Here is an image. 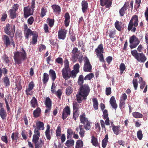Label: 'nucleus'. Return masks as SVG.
I'll return each mask as SVG.
<instances>
[{
  "mask_svg": "<svg viewBox=\"0 0 148 148\" xmlns=\"http://www.w3.org/2000/svg\"><path fill=\"white\" fill-rule=\"evenodd\" d=\"M92 69V66L91 65L89 61V59L86 57L85 58L84 64L83 67V70L85 72L91 71Z\"/></svg>",
  "mask_w": 148,
  "mask_h": 148,
  "instance_id": "obj_8",
  "label": "nucleus"
},
{
  "mask_svg": "<svg viewBox=\"0 0 148 148\" xmlns=\"http://www.w3.org/2000/svg\"><path fill=\"white\" fill-rule=\"evenodd\" d=\"M61 131V127L60 126L58 125L57 127L56 131V135L58 139H59V137L60 136Z\"/></svg>",
  "mask_w": 148,
  "mask_h": 148,
  "instance_id": "obj_47",
  "label": "nucleus"
},
{
  "mask_svg": "<svg viewBox=\"0 0 148 148\" xmlns=\"http://www.w3.org/2000/svg\"><path fill=\"white\" fill-rule=\"evenodd\" d=\"M138 16L136 15L132 16L128 24L127 28L128 31H131L132 32H135L136 30V27L138 26Z\"/></svg>",
  "mask_w": 148,
  "mask_h": 148,
  "instance_id": "obj_4",
  "label": "nucleus"
},
{
  "mask_svg": "<svg viewBox=\"0 0 148 148\" xmlns=\"http://www.w3.org/2000/svg\"><path fill=\"white\" fill-rule=\"evenodd\" d=\"M34 10L31 8H29V6H26L24 8L23 14L25 18H26L29 16L33 14Z\"/></svg>",
  "mask_w": 148,
  "mask_h": 148,
  "instance_id": "obj_9",
  "label": "nucleus"
},
{
  "mask_svg": "<svg viewBox=\"0 0 148 148\" xmlns=\"http://www.w3.org/2000/svg\"><path fill=\"white\" fill-rule=\"evenodd\" d=\"M103 48L102 44H101L99 45L97 48L95 50V52L96 53L97 56L99 55V54L103 53Z\"/></svg>",
  "mask_w": 148,
  "mask_h": 148,
  "instance_id": "obj_22",
  "label": "nucleus"
},
{
  "mask_svg": "<svg viewBox=\"0 0 148 148\" xmlns=\"http://www.w3.org/2000/svg\"><path fill=\"white\" fill-rule=\"evenodd\" d=\"M56 96L59 99H61V97L62 94V90L60 89H59L57 91H55L54 92Z\"/></svg>",
  "mask_w": 148,
  "mask_h": 148,
  "instance_id": "obj_57",
  "label": "nucleus"
},
{
  "mask_svg": "<svg viewBox=\"0 0 148 148\" xmlns=\"http://www.w3.org/2000/svg\"><path fill=\"white\" fill-rule=\"evenodd\" d=\"M41 110L40 108H37L33 112V116L35 118H37L39 117L41 114Z\"/></svg>",
  "mask_w": 148,
  "mask_h": 148,
  "instance_id": "obj_28",
  "label": "nucleus"
},
{
  "mask_svg": "<svg viewBox=\"0 0 148 148\" xmlns=\"http://www.w3.org/2000/svg\"><path fill=\"white\" fill-rule=\"evenodd\" d=\"M15 30V27L14 25L12 26L9 24H6L4 28L5 32L7 34L9 35L10 37L12 38L14 36Z\"/></svg>",
  "mask_w": 148,
  "mask_h": 148,
  "instance_id": "obj_6",
  "label": "nucleus"
},
{
  "mask_svg": "<svg viewBox=\"0 0 148 148\" xmlns=\"http://www.w3.org/2000/svg\"><path fill=\"white\" fill-rule=\"evenodd\" d=\"M77 111L73 110V117L74 119L76 121V118H78L79 115V114Z\"/></svg>",
  "mask_w": 148,
  "mask_h": 148,
  "instance_id": "obj_60",
  "label": "nucleus"
},
{
  "mask_svg": "<svg viewBox=\"0 0 148 148\" xmlns=\"http://www.w3.org/2000/svg\"><path fill=\"white\" fill-rule=\"evenodd\" d=\"M132 55L139 62H145L147 60V58L145 55L142 52L138 53L136 50L131 51Z\"/></svg>",
  "mask_w": 148,
  "mask_h": 148,
  "instance_id": "obj_5",
  "label": "nucleus"
},
{
  "mask_svg": "<svg viewBox=\"0 0 148 148\" xmlns=\"http://www.w3.org/2000/svg\"><path fill=\"white\" fill-rule=\"evenodd\" d=\"M55 62L62 65L63 64V59L61 57L58 58L55 60Z\"/></svg>",
  "mask_w": 148,
  "mask_h": 148,
  "instance_id": "obj_62",
  "label": "nucleus"
},
{
  "mask_svg": "<svg viewBox=\"0 0 148 148\" xmlns=\"http://www.w3.org/2000/svg\"><path fill=\"white\" fill-rule=\"evenodd\" d=\"M47 12L46 9L44 8H42L41 10L40 16L42 18L46 15V13Z\"/></svg>",
  "mask_w": 148,
  "mask_h": 148,
  "instance_id": "obj_58",
  "label": "nucleus"
},
{
  "mask_svg": "<svg viewBox=\"0 0 148 148\" xmlns=\"http://www.w3.org/2000/svg\"><path fill=\"white\" fill-rule=\"evenodd\" d=\"M66 31L64 29H61L58 32V38L60 39L64 40L66 37Z\"/></svg>",
  "mask_w": 148,
  "mask_h": 148,
  "instance_id": "obj_15",
  "label": "nucleus"
},
{
  "mask_svg": "<svg viewBox=\"0 0 148 148\" xmlns=\"http://www.w3.org/2000/svg\"><path fill=\"white\" fill-rule=\"evenodd\" d=\"M49 78V74L46 73H44L43 74L42 77V81L43 84L46 86L47 83L48 82Z\"/></svg>",
  "mask_w": 148,
  "mask_h": 148,
  "instance_id": "obj_18",
  "label": "nucleus"
},
{
  "mask_svg": "<svg viewBox=\"0 0 148 148\" xmlns=\"http://www.w3.org/2000/svg\"><path fill=\"white\" fill-rule=\"evenodd\" d=\"M132 83L135 90L137 89L138 83V80L137 79H134L133 80Z\"/></svg>",
  "mask_w": 148,
  "mask_h": 148,
  "instance_id": "obj_55",
  "label": "nucleus"
},
{
  "mask_svg": "<svg viewBox=\"0 0 148 148\" xmlns=\"http://www.w3.org/2000/svg\"><path fill=\"white\" fill-rule=\"evenodd\" d=\"M79 103L74 101L73 103V110L78 111L79 108L80 106H81V104H79Z\"/></svg>",
  "mask_w": 148,
  "mask_h": 148,
  "instance_id": "obj_39",
  "label": "nucleus"
},
{
  "mask_svg": "<svg viewBox=\"0 0 148 148\" xmlns=\"http://www.w3.org/2000/svg\"><path fill=\"white\" fill-rule=\"evenodd\" d=\"M116 31L115 30H110L108 33L109 37L110 38H114L116 35Z\"/></svg>",
  "mask_w": 148,
  "mask_h": 148,
  "instance_id": "obj_50",
  "label": "nucleus"
},
{
  "mask_svg": "<svg viewBox=\"0 0 148 148\" xmlns=\"http://www.w3.org/2000/svg\"><path fill=\"white\" fill-rule=\"evenodd\" d=\"M93 105L94 109L97 110L98 108V102L96 98L92 99Z\"/></svg>",
  "mask_w": 148,
  "mask_h": 148,
  "instance_id": "obj_34",
  "label": "nucleus"
},
{
  "mask_svg": "<svg viewBox=\"0 0 148 148\" xmlns=\"http://www.w3.org/2000/svg\"><path fill=\"white\" fill-rule=\"evenodd\" d=\"M122 23L119 22V21H116L114 23V26L119 31H120L121 30L122 26L121 25Z\"/></svg>",
  "mask_w": 148,
  "mask_h": 148,
  "instance_id": "obj_36",
  "label": "nucleus"
},
{
  "mask_svg": "<svg viewBox=\"0 0 148 148\" xmlns=\"http://www.w3.org/2000/svg\"><path fill=\"white\" fill-rule=\"evenodd\" d=\"M129 5L128 3L127 4L125 2L124 5L121 8L119 11L120 16H123L125 14V12L128 9Z\"/></svg>",
  "mask_w": 148,
  "mask_h": 148,
  "instance_id": "obj_16",
  "label": "nucleus"
},
{
  "mask_svg": "<svg viewBox=\"0 0 148 148\" xmlns=\"http://www.w3.org/2000/svg\"><path fill=\"white\" fill-rule=\"evenodd\" d=\"M120 126L119 125L112 126V130L114 133L116 135H118L120 132V129H119Z\"/></svg>",
  "mask_w": 148,
  "mask_h": 148,
  "instance_id": "obj_31",
  "label": "nucleus"
},
{
  "mask_svg": "<svg viewBox=\"0 0 148 148\" xmlns=\"http://www.w3.org/2000/svg\"><path fill=\"white\" fill-rule=\"evenodd\" d=\"M71 71L70 68H64L62 70V75L64 79L66 80L69 79V75Z\"/></svg>",
  "mask_w": 148,
  "mask_h": 148,
  "instance_id": "obj_11",
  "label": "nucleus"
},
{
  "mask_svg": "<svg viewBox=\"0 0 148 148\" xmlns=\"http://www.w3.org/2000/svg\"><path fill=\"white\" fill-rule=\"evenodd\" d=\"M137 137L140 140L142 139L143 138L142 131L141 130H139L137 132Z\"/></svg>",
  "mask_w": 148,
  "mask_h": 148,
  "instance_id": "obj_63",
  "label": "nucleus"
},
{
  "mask_svg": "<svg viewBox=\"0 0 148 148\" xmlns=\"http://www.w3.org/2000/svg\"><path fill=\"white\" fill-rule=\"evenodd\" d=\"M73 131L71 128H69L67 130V138L69 139L71 138V136L73 134Z\"/></svg>",
  "mask_w": 148,
  "mask_h": 148,
  "instance_id": "obj_53",
  "label": "nucleus"
},
{
  "mask_svg": "<svg viewBox=\"0 0 148 148\" xmlns=\"http://www.w3.org/2000/svg\"><path fill=\"white\" fill-rule=\"evenodd\" d=\"M125 101L120 100L119 106L121 109L125 107Z\"/></svg>",
  "mask_w": 148,
  "mask_h": 148,
  "instance_id": "obj_61",
  "label": "nucleus"
},
{
  "mask_svg": "<svg viewBox=\"0 0 148 148\" xmlns=\"http://www.w3.org/2000/svg\"><path fill=\"white\" fill-rule=\"evenodd\" d=\"M138 82L140 84V88L143 90L145 88L143 92L146 93L147 91L148 86L146 84L145 82L143 80L141 77L139 78Z\"/></svg>",
  "mask_w": 148,
  "mask_h": 148,
  "instance_id": "obj_12",
  "label": "nucleus"
},
{
  "mask_svg": "<svg viewBox=\"0 0 148 148\" xmlns=\"http://www.w3.org/2000/svg\"><path fill=\"white\" fill-rule=\"evenodd\" d=\"M100 5L102 6H105L106 8H109L111 6L112 2L109 0H100Z\"/></svg>",
  "mask_w": 148,
  "mask_h": 148,
  "instance_id": "obj_14",
  "label": "nucleus"
},
{
  "mask_svg": "<svg viewBox=\"0 0 148 148\" xmlns=\"http://www.w3.org/2000/svg\"><path fill=\"white\" fill-rule=\"evenodd\" d=\"M38 37V34L37 33H34L32 37V43L33 45H34L37 43V38Z\"/></svg>",
  "mask_w": 148,
  "mask_h": 148,
  "instance_id": "obj_45",
  "label": "nucleus"
},
{
  "mask_svg": "<svg viewBox=\"0 0 148 148\" xmlns=\"http://www.w3.org/2000/svg\"><path fill=\"white\" fill-rule=\"evenodd\" d=\"M90 122L88 121L85 124H83L84 127L86 130H89L90 129L91 126L90 125Z\"/></svg>",
  "mask_w": 148,
  "mask_h": 148,
  "instance_id": "obj_51",
  "label": "nucleus"
},
{
  "mask_svg": "<svg viewBox=\"0 0 148 148\" xmlns=\"http://www.w3.org/2000/svg\"><path fill=\"white\" fill-rule=\"evenodd\" d=\"M108 135L107 134L105 136L104 138L102 141V146L103 148L106 147L108 143Z\"/></svg>",
  "mask_w": 148,
  "mask_h": 148,
  "instance_id": "obj_32",
  "label": "nucleus"
},
{
  "mask_svg": "<svg viewBox=\"0 0 148 148\" xmlns=\"http://www.w3.org/2000/svg\"><path fill=\"white\" fill-rule=\"evenodd\" d=\"M90 91V87L87 84H85L79 86L78 91L76 95L77 100L79 103H81L83 100H86L87 97Z\"/></svg>",
  "mask_w": 148,
  "mask_h": 148,
  "instance_id": "obj_2",
  "label": "nucleus"
},
{
  "mask_svg": "<svg viewBox=\"0 0 148 148\" xmlns=\"http://www.w3.org/2000/svg\"><path fill=\"white\" fill-rule=\"evenodd\" d=\"M8 13H9V16L11 19H14L16 17V11L12 9H10L8 12Z\"/></svg>",
  "mask_w": 148,
  "mask_h": 148,
  "instance_id": "obj_30",
  "label": "nucleus"
},
{
  "mask_svg": "<svg viewBox=\"0 0 148 148\" xmlns=\"http://www.w3.org/2000/svg\"><path fill=\"white\" fill-rule=\"evenodd\" d=\"M49 75L53 82H54L56 78V75L55 71L53 69L49 70Z\"/></svg>",
  "mask_w": 148,
  "mask_h": 148,
  "instance_id": "obj_25",
  "label": "nucleus"
},
{
  "mask_svg": "<svg viewBox=\"0 0 148 148\" xmlns=\"http://www.w3.org/2000/svg\"><path fill=\"white\" fill-rule=\"evenodd\" d=\"M21 52H16L14 54V59L15 63L19 64L22 63V62L27 58V54L23 48Z\"/></svg>",
  "mask_w": 148,
  "mask_h": 148,
  "instance_id": "obj_3",
  "label": "nucleus"
},
{
  "mask_svg": "<svg viewBox=\"0 0 148 148\" xmlns=\"http://www.w3.org/2000/svg\"><path fill=\"white\" fill-rule=\"evenodd\" d=\"M110 103L112 108L116 110L117 108V105L116 103L115 98L114 96L112 97L110 99Z\"/></svg>",
  "mask_w": 148,
  "mask_h": 148,
  "instance_id": "obj_20",
  "label": "nucleus"
},
{
  "mask_svg": "<svg viewBox=\"0 0 148 148\" xmlns=\"http://www.w3.org/2000/svg\"><path fill=\"white\" fill-rule=\"evenodd\" d=\"M125 69L126 66L123 63H121L119 66V69L121 74L123 73Z\"/></svg>",
  "mask_w": 148,
  "mask_h": 148,
  "instance_id": "obj_52",
  "label": "nucleus"
},
{
  "mask_svg": "<svg viewBox=\"0 0 148 148\" xmlns=\"http://www.w3.org/2000/svg\"><path fill=\"white\" fill-rule=\"evenodd\" d=\"M94 75L92 73H90L87 75L84 78V80H90L91 79L93 78L94 77Z\"/></svg>",
  "mask_w": 148,
  "mask_h": 148,
  "instance_id": "obj_54",
  "label": "nucleus"
},
{
  "mask_svg": "<svg viewBox=\"0 0 148 148\" xmlns=\"http://www.w3.org/2000/svg\"><path fill=\"white\" fill-rule=\"evenodd\" d=\"M51 103L52 102L50 98L49 97H46L45 102V104L46 107H51Z\"/></svg>",
  "mask_w": 148,
  "mask_h": 148,
  "instance_id": "obj_41",
  "label": "nucleus"
},
{
  "mask_svg": "<svg viewBox=\"0 0 148 148\" xmlns=\"http://www.w3.org/2000/svg\"><path fill=\"white\" fill-rule=\"evenodd\" d=\"M36 127L34 130V134L33 135L32 142L34 143L35 146V148H42V145L44 144V142L41 139H39L40 135L39 130H43L44 129V124L43 122L38 121L36 123Z\"/></svg>",
  "mask_w": 148,
  "mask_h": 148,
  "instance_id": "obj_1",
  "label": "nucleus"
},
{
  "mask_svg": "<svg viewBox=\"0 0 148 148\" xmlns=\"http://www.w3.org/2000/svg\"><path fill=\"white\" fill-rule=\"evenodd\" d=\"M84 80V78L83 76L82 75H80L77 81L78 84L80 86L83 85Z\"/></svg>",
  "mask_w": 148,
  "mask_h": 148,
  "instance_id": "obj_40",
  "label": "nucleus"
},
{
  "mask_svg": "<svg viewBox=\"0 0 148 148\" xmlns=\"http://www.w3.org/2000/svg\"><path fill=\"white\" fill-rule=\"evenodd\" d=\"M4 38H3V41L4 44L6 45V46L9 45L10 44V42L9 38L8 36L5 35L3 36Z\"/></svg>",
  "mask_w": 148,
  "mask_h": 148,
  "instance_id": "obj_37",
  "label": "nucleus"
},
{
  "mask_svg": "<svg viewBox=\"0 0 148 148\" xmlns=\"http://www.w3.org/2000/svg\"><path fill=\"white\" fill-rule=\"evenodd\" d=\"M34 31H32L31 29L29 28L26 31H24V34L26 39H28L29 36L33 35L34 33Z\"/></svg>",
  "mask_w": 148,
  "mask_h": 148,
  "instance_id": "obj_27",
  "label": "nucleus"
},
{
  "mask_svg": "<svg viewBox=\"0 0 148 148\" xmlns=\"http://www.w3.org/2000/svg\"><path fill=\"white\" fill-rule=\"evenodd\" d=\"M83 146V143L81 140H78L76 142L75 148H81Z\"/></svg>",
  "mask_w": 148,
  "mask_h": 148,
  "instance_id": "obj_43",
  "label": "nucleus"
},
{
  "mask_svg": "<svg viewBox=\"0 0 148 148\" xmlns=\"http://www.w3.org/2000/svg\"><path fill=\"white\" fill-rule=\"evenodd\" d=\"M129 42L130 48L133 49L136 47L139 44L140 41L138 38L134 35L130 38Z\"/></svg>",
  "mask_w": 148,
  "mask_h": 148,
  "instance_id": "obj_7",
  "label": "nucleus"
},
{
  "mask_svg": "<svg viewBox=\"0 0 148 148\" xmlns=\"http://www.w3.org/2000/svg\"><path fill=\"white\" fill-rule=\"evenodd\" d=\"M74 141L73 140H67L65 143V145L68 147H70L74 145Z\"/></svg>",
  "mask_w": 148,
  "mask_h": 148,
  "instance_id": "obj_38",
  "label": "nucleus"
},
{
  "mask_svg": "<svg viewBox=\"0 0 148 148\" xmlns=\"http://www.w3.org/2000/svg\"><path fill=\"white\" fill-rule=\"evenodd\" d=\"M50 127L49 125L47 124V129L45 132V134L47 139L50 140L51 138V136L50 132Z\"/></svg>",
  "mask_w": 148,
  "mask_h": 148,
  "instance_id": "obj_24",
  "label": "nucleus"
},
{
  "mask_svg": "<svg viewBox=\"0 0 148 148\" xmlns=\"http://www.w3.org/2000/svg\"><path fill=\"white\" fill-rule=\"evenodd\" d=\"M47 22L48 23L49 26L51 27L54 25V20L53 19L48 18L47 20Z\"/></svg>",
  "mask_w": 148,
  "mask_h": 148,
  "instance_id": "obj_44",
  "label": "nucleus"
},
{
  "mask_svg": "<svg viewBox=\"0 0 148 148\" xmlns=\"http://www.w3.org/2000/svg\"><path fill=\"white\" fill-rule=\"evenodd\" d=\"M133 116L136 118H141L143 117V115L138 112H134L132 113Z\"/></svg>",
  "mask_w": 148,
  "mask_h": 148,
  "instance_id": "obj_46",
  "label": "nucleus"
},
{
  "mask_svg": "<svg viewBox=\"0 0 148 148\" xmlns=\"http://www.w3.org/2000/svg\"><path fill=\"white\" fill-rule=\"evenodd\" d=\"M64 17L65 18L64 21V25L66 27H67L69 25L70 22V17L69 13L68 12L66 13Z\"/></svg>",
  "mask_w": 148,
  "mask_h": 148,
  "instance_id": "obj_21",
  "label": "nucleus"
},
{
  "mask_svg": "<svg viewBox=\"0 0 148 148\" xmlns=\"http://www.w3.org/2000/svg\"><path fill=\"white\" fill-rule=\"evenodd\" d=\"M81 4L82 12L84 13H85L88 8V3L86 1L83 0Z\"/></svg>",
  "mask_w": 148,
  "mask_h": 148,
  "instance_id": "obj_19",
  "label": "nucleus"
},
{
  "mask_svg": "<svg viewBox=\"0 0 148 148\" xmlns=\"http://www.w3.org/2000/svg\"><path fill=\"white\" fill-rule=\"evenodd\" d=\"M91 143L93 145L96 147L98 146L99 145L97 138L93 136H92Z\"/></svg>",
  "mask_w": 148,
  "mask_h": 148,
  "instance_id": "obj_42",
  "label": "nucleus"
},
{
  "mask_svg": "<svg viewBox=\"0 0 148 148\" xmlns=\"http://www.w3.org/2000/svg\"><path fill=\"white\" fill-rule=\"evenodd\" d=\"M30 104L32 107L35 108L38 105L37 100L33 97L30 101Z\"/></svg>",
  "mask_w": 148,
  "mask_h": 148,
  "instance_id": "obj_33",
  "label": "nucleus"
},
{
  "mask_svg": "<svg viewBox=\"0 0 148 148\" xmlns=\"http://www.w3.org/2000/svg\"><path fill=\"white\" fill-rule=\"evenodd\" d=\"M78 73V72H77L73 70L72 71L71 70L69 74V78H70V77L73 78H75L76 77L77 74Z\"/></svg>",
  "mask_w": 148,
  "mask_h": 148,
  "instance_id": "obj_48",
  "label": "nucleus"
},
{
  "mask_svg": "<svg viewBox=\"0 0 148 148\" xmlns=\"http://www.w3.org/2000/svg\"><path fill=\"white\" fill-rule=\"evenodd\" d=\"M106 119L105 122H104V121L103 120H100V123L101 127L102 128H104L105 130H106L105 128V124L107 125H110L109 117L106 118Z\"/></svg>",
  "mask_w": 148,
  "mask_h": 148,
  "instance_id": "obj_26",
  "label": "nucleus"
},
{
  "mask_svg": "<svg viewBox=\"0 0 148 148\" xmlns=\"http://www.w3.org/2000/svg\"><path fill=\"white\" fill-rule=\"evenodd\" d=\"M29 134V136L30 137L32 134V131L29 130H23L21 132V135L23 138L25 140H26L28 138V134Z\"/></svg>",
  "mask_w": 148,
  "mask_h": 148,
  "instance_id": "obj_13",
  "label": "nucleus"
},
{
  "mask_svg": "<svg viewBox=\"0 0 148 148\" xmlns=\"http://www.w3.org/2000/svg\"><path fill=\"white\" fill-rule=\"evenodd\" d=\"M73 92V88L72 87L69 86L67 87L66 90V94L69 96Z\"/></svg>",
  "mask_w": 148,
  "mask_h": 148,
  "instance_id": "obj_49",
  "label": "nucleus"
},
{
  "mask_svg": "<svg viewBox=\"0 0 148 148\" xmlns=\"http://www.w3.org/2000/svg\"><path fill=\"white\" fill-rule=\"evenodd\" d=\"M7 18V15L6 12L2 14L1 18L0 21L1 22L4 21Z\"/></svg>",
  "mask_w": 148,
  "mask_h": 148,
  "instance_id": "obj_59",
  "label": "nucleus"
},
{
  "mask_svg": "<svg viewBox=\"0 0 148 148\" xmlns=\"http://www.w3.org/2000/svg\"><path fill=\"white\" fill-rule=\"evenodd\" d=\"M0 116L3 120L6 119V117L7 116V113L4 108L0 109Z\"/></svg>",
  "mask_w": 148,
  "mask_h": 148,
  "instance_id": "obj_29",
  "label": "nucleus"
},
{
  "mask_svg": "<svg viewBox=\"0 0 148 148\" xmlns=\"http://www.w3.org/2000/svg\"><path fill=\"white\" fill-rule=\"evenodd\" d=\"M79 119L80 123L83 124L87 123L89 121L88 119L86 117V114L84 113L80 116Z\"/></svg>",
  "mask_w": 148,
  "mask_h": 148,
  "instance_id": "obj_23",
  "label": "nucleus"
},
{
  "mask_svg": "<svg viewBox=\"0 0 148 148\" xmlns=\"http://www.w3.org/2000/svg\"><path fill=\"white\" fill-rule=\"evenodd\" d=\"M3 82L6 86H8L10 85V81L8 77H5L4 78Z\"/></svg>",
  "mask_w": 148,
  "mask_h": 148,
  "instance_id": "obj_56",
  "label": "nucleus"
},
{
  "mask_svg": "<svg viewBox=\"0 0 148 148\" xmlns=\"http://www.w3.org/2000/svg\"><path fill=\"white\" fill-rule=\"evenodd\" d=\"M79 129L80 130V132H79L80 136V137H83L84 136L85 132L83 127V125L79 124Z\"/></svg>",
  "mask_w": 148,
  "mask_h": 148,
  "instance_id": "obj_35",
  "label": "nucleus"
},
{
  "mask_svg": "<svg viewBox=\"0 0 148 148\" xmlns=\"http://www.w3.org/2000/svg\"><path fill=\"white\" fill-rule=\"evenodd\" d=\"M53 12L58 14H60L61 12V9L60 7L58 5L53 4L51 6Z\"/></svg>",
  "mask_w": 148,
  "mask_h": 148,
  "instance_id": "obj_17",
  "label": "nucleus"
},
{
  "mask_svg": "<svg viewBox=\"0 0 148 148\" xmlns=\"http://www.w3.org/2000/svg\"><path fill=\"white\" fill-rule=\"evenodd\" d=\"M71 114L70 109L69 107L66 106L63 109L62 114V118L63 120H64L68 116L70 115Z\"/></svg>",
  "mask_w": 148,
  "mask_h": 148,
  "instance_id": "obj_10",
  "label": "nucleus"
},
{
  "mask_svg": "<svg viewBox=\"0 0 148 148\" xmlns=\"http://www.w3.org/2000/svg\"><path fill=\"white\" fill-rule=\"evenodd\" d=\"M64 68H70L69 67V62L67 59L65 58L64 60Z\"/></svg>",
  "mask_w": 148,
  "mask_h": 148,
  "instance_id": "obj_64",
  "label": "nucleus"
}]
</instances>
